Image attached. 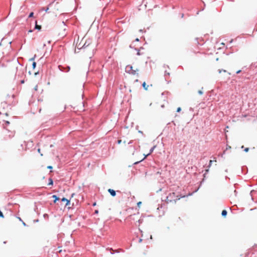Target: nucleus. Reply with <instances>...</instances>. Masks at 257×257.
<instances>
[{"label":"nucleus","mask_w":257,"mask_h":257,"mask_svg":"<svg viewBox=\"0 0 257 257\" xmlns=\"http://www.w3.org/2000/svg\"><path fill=\"white\" fill-rule=\"evenodd\" d=\"M185 196L176 195L175 192L170 193L167 197V202H171L174 201L176 202V201L179 200L181 198L184 197Z\"/></svg>","instance_id":"nucleus-1"},{"label":"nucleus","mask_w":257,"mask_h":257,"mask_svg":"<svg viewBox=\"0 0 257 257\" xmlns=\"http://www.w3.org/2000/svg\"><path fill=\"white\" fill-rule=\"evenodd\" d=\"M126 70L128 71V72L134 75L136 74L137 72L139 71L138 69H134L133 67L131 65L126 66Z\"/></svg>","instance_id":"nucleus-2"},{"label":"nucleus","mask_w":257,"mask_h":257,"mask_svg":"<svg viewBox=\"0 0 257 257\" xmlns=\"http://www.w3.org/2000/svg\"><path fill=\"white\" fill-rule=\"evenodd\" d=\"M128 218L130 219L131 220H136L137 221H138L139 222V224H140V219L139 218V213H138L137 214H134L133 215H130Z\"/></svg>","instance_id":"nucleus-3"},{"label":"nucleus","mask_w":257,"mask_h":257,"mask_svg":"<svg viewBox=\"0 0 257 257\" xmlns=\"http://www.w3.org/2000/svg\"><path fill=\"white\" fill-rule=\"evenodd\" d=\"M108 192L111 194L112 196H115L116 195L115 191L112 189H109L108 190Z\"/></svg>","instance_id":"nucleus-4"},{"label":"nucleus","mask_w":257,"mask_h":257,"mask_svg":"<svg viewBox=\"0 0 257 257\" xmlns=\"http://www.w3.org/2000/svg\"><path fill=\"white\" fill-rule=\"evenodd\" d=\"M61 200H62V201L66 202V206L69 205V204L70 203V200H68L67 199H66L65 198H63Z\"/></svg>","instance_id":"nucleus-5"},{"label":"nucleus","mask_w":257,"mask_h":257,"mask_svg":"<svg viewBox=\"0 0 257 257\" xmlns=\"http://www.w3.org/2000/svg\"><path fill=\"white\" fill-rule=\"evenodd\" d=\"M35 29H37L38 30H40L41 29V26L40 25H38L37 24V21L35 22Z\"/></svg>","instance_id":"nucleus-6"},{"label":"nucleus","mask_w":257,"mask_h":257,"mask_svg":"<svg viewBox=\"0 0 257 257\" xmlns=\"http://www.w3.org/2000/svg\"><path fill=\"white\" fill-rule=\"evenodd\" d=\"M143 87H144V88L146 90H147L148 89V87H149V85H147L146 83L145 82H144L143 83Z\"/></svg>","instance_id":"nucleus-7"},{"label":"nucleus","mask_w":257,"mask_h":257,"mask_svg":"<svg viewBox=\"0 0 257 257\" xmlns=\"http://www.w3.org/2000/svg\"><path fill=\"white\" fill-rule=\"evenodd\" d=\"M52 197L54 198V202L56 203L57 200L59 199V198L55 195H53Z\"/></svg>","instance_id":"nucleus-8"},{"label":"nucleus","mask_w":257,"mask_h":257,"mask_svg":"<svg viewBox=\"0 0 257 257\" xmlns=\"http://www.w3.org/2000/svg\"><path fill=\"white\" fill-rule=\"evenodd\" d=\"M221 215L223 216H226V215H227V211L226 210H223L222 211V213H221Z\"/></svg>","instance_id":"nucleus-9"},{"label":"nucleus","mask_w":257,"mask_h":257,"mask_svg":"<svg viewBox=\"0 0 257 257\" xmlns=\"http://www.w3.org/2000/svg\"><path fill=\"white\" fill-rule=\"evenodd\" d=\"M49 182L48 185H52L53 184V182L52 179L51 178H49Z\"/></svg>","instance_id":"nucleus-10"},{"label":"nucleus","mask_w":257,"mask_h":257,"mask_svg":"<svg viewBox=\"0 0 257 257\" xmlns=\"http://www.w3.org/2000/svg\"><path fill=\"white\" fill-rule=\"evenodd\" d=\"M221 72H226V71L225 70H224V69H218V72L219 73H221Z\"/></svg>","instance_id":"nucleus-11"},{"label":"nucleus","mask_w":257,"mask_h":257,"mask_svg":"<svg viewBox=\"0 0 257 257\" xmlns=\"http://www.w3.org/2000/svg\"><path fill=\"white\" fill-rule=\"evenodd\" d=\"M36 63L35 62H33L32 64L33 68L34 69L36 67Z\"/></svg>","instance_id":"nucleus-12"},{"label":"nucleus","mask_w":257,"mask_h":257,"mask_svg":"<svg viewBox=\"0 0 257 257\" xmlns=\"http://www.w3.org/2000/svg\"><path fill=\"white\" fill-rule=\"evenodd\" d=\"M33 15H34V13L33 12H31L29 16V18H31V17H33Z\"/></svg>","instance_id":"nucleus-13"},{"label":"nucleus","mask_w":257,"mask_h":257,"mask_svg":"<svg viewBox=\"0 0 257 257\" xmlns=\"http://www.w3.org/2000/svg\"><path fill=\"white\" fill-rule=\"evenodd\" d=\"M0 217L2 218H4V216L3 215V212L0 210Z\"/></svg>","instance_id":"nucleus-14"},{"label":"nucleus","mask_w":257,"mask_h":257,"mask_svg":"<svg viewBox=\"0 0 257 257\" xmlns=\"http://www.w3.org/2000/svg\"><path fill=\"white\" fill-rule=\"evenodd\" d=\"M153 150H154V148H152V149H151V150H150V153L149 154H148L147 156H146L145 157L144 159H145L147 156H148L149 155H150V154H151V153L153 151Z\"/></svg>","instance_id":"nucleus-15"},{"label":"nucleus","mask_w":257,"mask_h":257,"mask_svg":"<svg viewBox=\"0 0 257 257\" xmlns=\"http://www.w3.org/2000/svg\"><path fill=\"white\" fill-rule=\"evenodd\" d=\"M142 204V202L140 201L137 203V205L139 207H140L141 205Z\"/></svg>","instance_id":"nucleus-16"},{"label":"nucleus","mask_w":257,"mask_h":257,"mask_svg":"<svg viewBox=\"0 0 257 257\" xmlns=\"http://www.w3.org/2000/svg\"><path fill=\"white\" fill-rule=\"evenodd\" d=\"M66 69H67V70H66V72H68V71L70 70V67H69V66H67V67H66Z\"/></svg>","instance_id":"nucleus-17"},{"label":"nucleus","mask_w":257,"mask_h":257,"mask_svg":"<svg viewBox=\"0 0 257 257\" xmlns=\"http://www.w3.org/2000/svg\"><path fill=\"white\" fill-rule=\"evenodd\" d=\"M244 151L245 152H248V151H249V148H246L244 149Z\"/></svg>","instance_id":"nucleus-18"},{"label":"nucleus","mask_w":257,"mask_h":257,"mask_svg":"<svg viewBox=\"0 0 257 257\" xmlns=\"http://www.w3.org/2000/svg\"><path fill=\"white\" fill-rule=\"evenodd\" d=\"M181 110V107H178L177 109V112H180V111Z\"/></svg>","instance_id":"nucleus-19"},{"label":"nucleus","mask_w":257,"mask_h":257,"mask_svg":"<svg viewBox=\"0 0 257 257\" xmlns=\"http://www.w3.org/2000/svg\"><path fill=\"white\" fill-rule=\"evenodd\" d=\"M38 85H36L35 87H34V89L35 91H37L38 90Z\"/></svg>","instance_id":"nucleus-20"},{"label":"nucleus","mask_w":257,"mask_h":257,"mask_svg":"<svg viewBox=\"0 0 257 257\" xmlns=\"http://www.w3.org/2000/svg\"><path fill=\"white\" fill-rule=\"evenodd\" d=\"M198 93L200 95L202 94H203V92L202 90H199L198 91Z\"/></svg>","instance_id":"nucleus-21"},{"label":"nucleus","mask_w":257,"mask_h":257,"mask_svg":"<svg viewBox=\"0 0 257 257\" xmlns=\"http://www.w3.org/2000/svg\"><path fill=\"white\" fill-rule=\"evenodd\" d=\"M47 168H48V169H52V167L51 166H48L47 167Z\"/></svg>","instance_id":"nucleus-22"},{"label":"nucleus","mask_w":257,"mask_h":257,"mask_svg":"<svg viewBox=\"0 0 257 257\" xmlns=\"http://www.w3.org/2000/svg\"><path fill=\"white\" fill-rule=\"evenodd\" d=\"M121 140H118V141H117V143H118V144H120L121 143Z\"/></svg>","instance_id":"nucleus-23"},{"label":"nucleus","mask_w":257,"mask_h":257,"mask_svg":"<svg viewBox=\"0 0 257 257\" xmlns=\"http://www.w3.org/2000/svg\"><path fill=\"white\" fill-rule=\"evenodd\" d=\"M6 123L7 124H10V122L9 121H6Z\"/></svg>","instance_id":"nucleus-24"},{"label":"nucleus","mask_w":257,"mask_h":257,"mask_svg":"<svg viewBox=\"0 0 257 257\" xmlns=\"http://www.w3.org/2000/svg\"><path fill=\"white\" fill-rule=\"evenodd\" d=\"M240 72H241V70H238V71H237L236 72V73H237V74H238V73H239Z\"/></svg>","instance_id":"nucleus-25"},{"label":"nucleus","mask_w":257,"mask_h":257,"mask_svg":"<svg viewBox=\"0 0 257 257\" xmlns=\"http://www.w3.org/2000/svg\"><path fill=\"white\" fill-rule=\"evenodd\" d=\"M98 213V211L97 210H96L95 211V213L97 214Z\"/></svg>","instance_id":"nucleus-26"},{"label":"nucleus","mask_w":257,"mask_h":257,"mask_svg":"<svg viewBox=\"0 0 257 257\" xmlns=\"http://www.w3.org/2000/svg\"><path fill=\"white\" fill-rule=\"evenodd\" d=\"M137 54H138V55H141V53H140V51H138V52Z\"/></svg>","instance_id":"nucleus-27"},{"label":"nucleus","mask_w":257,"mask_h":257,"mask_svg":"<svg viewBox=\"0 0 257 257\" xmlns=\"http://www.w3.org/2000/svg\"><path fill=\"white\" fill-rule=\"evenodd\" d=\"M136 41H139V39L138 38H137V39H136Z\"/></svg>","instance_id":"nucleus-28"},{"label":"nucleus","mask_w":257,"mask_h":257,"mask_svg":"<svg viewBox=\"0 0 257 257\" xmlns=\"http://www.w3.org/2000/svg\"><path fill=\"white\" fill-rule=\"evenodd\" d=\"M24 83V80H22L21 81V83Z\"/></svg>","instance_id":"nucleus-29"},{"label":"nucleus","mask_w":257,"mask_h":257,"mask_svg":"<svg viewBox=\"0 0 257 257\" xmlns=\"http://www.w3.org/2000/svg\"><path fill=\"white\" fill-rule=\"evenodd\" d=\"M23 224L24 225H25V226L26 225V223L24 222H23Z\"/></svg>","instance_id":"nucleus-30"},{"label":"nucleus","mask_w":257,"mask_h":257,"mask_svg":"<svg viewBox=\"0 0 257 257\" xmlns=\"http://www.w3.org/2000/svg\"><path fill=\"white\" fill-rule=\"evenodd\" d=\"M62 250L61 249H60V250H59V253H60V252H62Z\"/></svg>","instance_id":"nucleus-31"},{"label":"nucleus","mask_w":257,"mask_h":257,"mask_svg":"<svg viewBox=\"0 0 257 257\" xmlns=\"http://www.w3.org/2000/svg\"><path fill=\"white\" fill-rule=\"evenodd\" d=\"M93 206L96 205V202H94V203H93Z\"/></svg>","instance_id":"nucleus-32"},{"label":"nucleus","mask_w":257,"mask_h":257,"mask_svg":"<svg viewBox=\"0 0 257 257\" xmlns=\"http://www.w3.org/2000/svg\"><path fill=\"white\" fill-rule=\"evenodd\" d=\"M34 60V58H31V59H30V60Z\"/></svg>","instance_id":"nucleus-33"},{"label":"nucleus","mask_w":257,"mask_h":257,"mask_svg":"<svg viewBox=\"0 0 257 257\" xmlns=\"http://www.w3.org/2000/svg\"><path fill=\"white\" fill-rule=\"evenodd\" d=\"M38 152H40V149H38Z\"/></svg>","instance_id":"nucleus-34"},{"label":"nucleus","mask_w":257,"mask_h":257,"mask_svg":"<svg viewBox=\"0 0 257 257\" xmlns=\"http://www.w3.org/2000/svg\"><path fill=\"white\" fill-rule=\"evenodd\" d=\"M32 32V30H30V31H29V32Z\"/></svg>","instance_id":"nucleus-35"},{"label":"nucleus","mask_w":257,"mask_h":257,"mask_svg":"<svg viewBox=\"0 0 257 257\" xmlns=\"http://www.w3.org/2000/svg\"><path fill=\"white\" fill-rule=\"evenodd\" d=\"M212 161L211 160H210V164H211V163H212Z\"/></svg>","instance_id":"nucleus-36"},{"label":"nucleus","mask_w":257,"mask_h":257,"mask_svg":"<svg viewBox=\"0 0 257 257\" xmlns=\"http://www.w3.org/2000/svg\"><path fill=\"white\" fill-rule=\"evenodd\" d=\"M19 219L20 220H21V218L20 217H19Z\"/></svg>","instance_id":"nucleus-37"},{"label":"nucleus","mask_w":257,"mask_h":257,"mask_svg":"<svg viewBox=\"0 0 257 257\" xmlns=\"http://www.w3.org/2000/svg\"><path fill=\"white\" fill-rule=\"evenodd\" d=\"M244 148V146H242L241 147V148Z\"/></svg>","instance_id":"nucleus-38"}]
</instances>
